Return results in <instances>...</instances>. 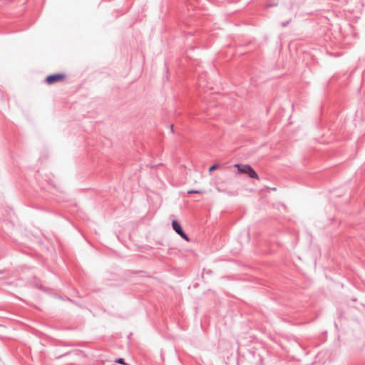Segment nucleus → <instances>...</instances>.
I'll return each mask as SVG.
<instances>
[{"label": "nucleus", "mask_w": 365, "mask_h": 365, "mask_svg": "<svg viewBox=\"0 0 365 365\" xmlns=\"http://www.w3.org/2000/svg\"><path fill=\"white\" fill-rule=\"evenodd\" d=\"M233 167L237 168L238 174H246L251 178H254L258 180H259L258 174L250 165L235 164L233 165Z\"/></svg>", "instance_id": "f257e3e1"}, {"label": "nucleus", "mask_w": 365, "mask_h": 365, "mask_svg": "<svg viewBox=\"0 0 365 365\" xmlns=\"http://www.w3.org/2000/svg\"><path fill=\"white\" fill-rule=\"evenodd\" d=\"M64 78L65 76L63 74L56 73L47 76L46 78V82L48 84L51 85L57 82L62 81L64 80Z\"/></svg>", "instance_id": "7ed1b4c3"}, {"label": "nucleus", "mask_w": 365, "mask_h": 365, "mask_svg": "<svg viewBox=\"0 0 365 365\" xmlns=\"http://www.w3.org/2000/svg\"><path fill=\"white\" fill-rule=\"evenodd\" d=\"M172 227L173 230L185 240L187 242H190V238L187 235L183 232L180 224L177 220H173Z\"/></svg>", "instance_id": "f03ea898"}, {"label": "nucleus", "mask_w": 365, "mask_h": 365, "mask_svg": "<svg viewBox=\"0 0 365 365\" xmlns=\"http://www.w3.org/2000/svg\"><path fill=\"white\" fill-rule=\"evenodd\" d=\"M220 168V165L218 164V163H216V164H214L212 166H210L208 170H209L210 173H212V171H214V170H217V169H218Z\"/></svg>", "instance_id": "20e7f679"}, {"label": "nucleus", "mask_w": 365, "mask_h": 365, "mask_svg": "<svg viewBox=\"0 0 365 365\" xmlns=\"http://www.w3.org/2000/svg\"><path fill=\"white\" fill-rule=\"evenodd\" d=\"M200 192L199 191H196V190H190L188 191V193L189 194H192V193H199Z\"/></svg>", "instance_id": "423d86ee"}, {"label": "nucleus", "mask_w": 365, "mask_h": 365, "mask_svg": "<svg viewBox=\"0 0 365 365\" xmlns=\"http://www.w3.org/2000/svg\"><path fill=\"white\" fill-rule=\"evenodd\" d=\"M116 363L123 364V365H127V364L125 362L124 359L122 358H118L115 360Z\"/></svg>", "instance_id": "39448f33"}]
</instances>
